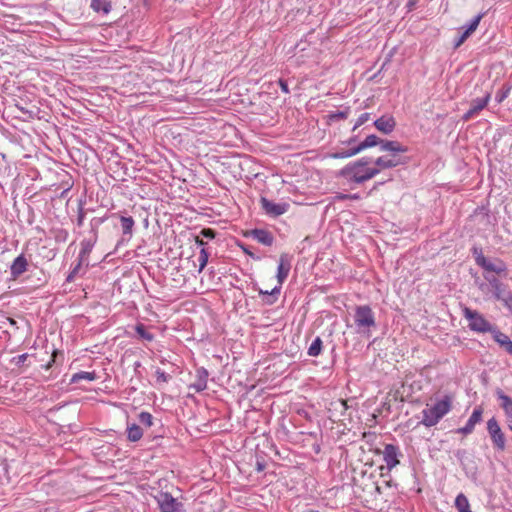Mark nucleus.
Masks as SVG:
<instances>
[{
  "label": "nucleus",
  "mask_w": 512,
  "mask_h": 512,
  "mask_svg": "<svg viewBox=\"0 0 512 512\" xmlns=\"http://www.w3.org/2000/svg\"><path fill=\"white\" fill-rule=\"evenodd\" d=\"M371 158L362 157L345 165L338 176L346 179L349 183L362 184L379 174V170L370 167Z\"/></svg>",
  "instance_id": "nucleus-1"
},
{
  "label": "nucleus",
  "mask_w": 512,
  "mask_h": 512,
  "mask_svg": "<svg viewBox=\"0 0 512 512\" xmlns=\"http://www.w3.org/2000/svg\"><path fill=\"white\" fill-rule=\"evenodd\" d=\"M452 408V397L445 395L441 400L437 401L432 407L425 408L422 411L423 418L420 424L425 427L435 426Z\"/></svg>",
  "instance_id": "nucleus-2"
},
{
  "label": "nucleus",
  "mask_w": 512,
  "mask_h": 512,
  "mask_svg": "<svg viewBox=\"0 0 512 512\" xmlns=\"http://www.w3.org/2000/svg\"><path fill=\"white\" fill-rule=\"evenodd\" d=\"M354 324L356 332L370 336L371 330L376 327L375 313L369 305H358L354 310Z\"/></svg>",
  "instance_id": "nucleus-3"
},
{
  "label": "nucleus",
  "mask_w": 512,
  "mask_h": 512,
  "mask_svg": "<svg viewBox=\"0 0 512 512\" xmlns=\"http://www.w3.org/2000/svg\"><path fill=\"white\" fill-rule=\"evenodd\" d=\"M462 311L464 318L468 321L470 330L478 333H492L496 328L477 310L464 307Z\"/></svg>",
  "instance_id": "nucleus-4"
},
{
  "label": "nucleus",
  "mask_w": 512,
  "mask_h": 512,
  "mask_svg": "<svg viewBox=\"0 0 512 512\" xmlns=\"http://www.w3.org/2000/svg\"><path fill=\"white\" fill-rule=\"evenodd\" d=\"M473 254L475 256L476 264L484 269V273H488L490 275H492V273L501 275L506 272L507 267L502 260H490L483 255L481 250L478 251L477 248H474Z\"/></svg>",
  "instance_id": "nucleus-5"
},
{
  "label": "nucleus",
  "mask_w": 512,
  "mask_h": 512,
  "mask_svg": "<svg viewBox=\"0 0 512 512\" xmlns=\"http://www.w3.org/2000/svg\"><path fill=\"white\" fill-rule=\"evenodd\" d=\"M155 500L161 512H183V504L168 492H159Z\"/></svg>",
  "instance_id": "nucleus-6"
},
{
  "label": "nucleus",
  "mask_w": 512,
  "mask_h": 512,
  "mask_svg": "<svg viewBox=\"0 0 512 512\" xmlns=\"http://www.w3.org/2000/svg\"><path fill=\"white\" fill-rule=\"evenodd\" d=\"M113 217H117L119 219L122 232L121 237L116 244V248H119L120 246L128 244V242L132 239L135 221L131 216L114 214Z\"/></svg>",
  "instance_id": "nucleus-7"
},
{
  "label": "nucleus",
  "mask_w": 512,
  "mask_h": 512,
  "mask_svg": "<svg viewBox=\"0 0 512 512\" xmlns=\"http://www.w3.org/2000/svg\"><path fill=\"white\" fill-rule=\"evenodd\" d=\"M260 205L264 213L272 218H276L285 214L289 210V203L287 202H279L275 203L266 197L260 198Z\"/></svg>",
  "instance_id": "nucleus-8"
},
{
  "label": "nucleus",
  "mask_w": 512,
  "mask_h": 512,
  "mask_svg": "<svg viewBox=\"0 0 512 512\" xmlns=\"http://www.w3.org/2000/svg\"><path fill=\"white\" fill-rule=\"evenodd\" d=\"M487 431L495 447H497L499 450H504L505 437L501 431L498 421L494 417L487 421Z\"/></svg>",
  "instance_id": "nucleus-9"
},
{
  "label": "nucleus",
  "mask_w": 512,
  "mask_h": 512,
  "mask_svg": "<svg viewBox=\"0 0 512 512\" xmlns=\"http://www.w3.org/2000/svg\"><path fill=\"white\" fill-rule=\"evenodd\" d=\"M401 455L399 448L393 444H386L383 450V460L386 463V468L391 471L400 462L398 457Z\"/></svg>",
  "instance_id": "nucleus-10"
},
{
  "label": "nucleus",
  "mask_w": 512,
  "mask_h": 512,
  "mask_svg": "<svg viewBox=\"0 0 512 512\" xmlns=\"http://www.w3.org/2000/svg\"><path fill=\"white\" fill-rule=\"evenodd\" d=\"M404 163H405V161L402 160L397 155H384V156L378 157L374 161L375 166L373 168H376L377 170H379V173H380L384 169L394 168V167H397Z\"/></svg>",
  "instance_id": "nucleus-11"
},
{
  "label": "nucleus",
  "mask_w": 512,
  "mask_h": 512,
  "mask_svg": "<svg viewBox=\"0 0 512 512\" xmlns=\"http://www.w3.org/2000/svg\"><path fill=\"white\" fill-rule=\"evenodd\" d=\"M246 237H250L265 246H271L274 243L273 234L265 229H252L245 233Z\"/></svg>",
  "instance_id": "nucleus-12"
},
{
  "label": "nucleus",
  "mask_w": 512,
  "mask_h": 512,
  "mask_svg": "<svg viewBox=\"0 0 512 512\" xmlns=\"http://www.w3.org/2000/svg\"><path fill=\"white\" fill-rule=\"evenodd\" d=\"M291 269V261L288 254L283 253L280 255L279 258V264L277 267V281L280 286L284 283V281L287 279L289 272Z\"/></svg>",
  "instance_id": "nucleus-13"
},
{
  "label": "nucleus",
  "mask_w": 512,
  "mask_h": 512,
  "mask_svg": "<svg viewBox=\"0 0 512 512\" xmlns=\"http://www.w3.org/2000/svg\"><path fill=\"white\" fill-rule=\"evenodd\" d=\"M209 372L204 367H199L195 371V382L189 385V389H193L195 392L200 393L207 389Z\"/></svg>",
  "instance_id": "nucleus-14"
},
{
  "label": "nucleus",
  "mask_w": 512,
  "mask_h": 512,
  "mask_svg": "<svg viewBox=\"0 0 512 512\" xmlns=\"http://www.w3.org/2000/svg\"><path fill=\"white\" fill-rule=\"evenodd\" d=\"M97 238L98 236L90 234L89 237L84 238L80 243L81 249L78 258L81 261H86V266L89 265V255L97 242Z\"/></svg>",
  "instance_id": "nucleus-15"
},
{
  "label": "nucleus",
  "mask_w": 512,
  "mask_h": 512,
  "mask_svg": "<svg viewBox=\"0 0 512 512\" xmlns=\"http://www.w3.org/2000/svg\"><path fill=\"white\" fill-rule=\"evenodd\" d=\"M375 128L385 135L392 133L396 127V121L391 115H383L374 121Z\"/></svg>",
  "instance_id": "nucleus-16"
},
{
  "label": "nucleus",
  "mask_w": 512,
  "mask_h": 512,
  "mask_svg": "<svg viewBox=\"0 0 512 512\" xmlns=\"http://www.w3.org/2000/svg\"><path fill=\"white\" fill-rule=\"evenodd\" d=\"M28 270V260L24 256V254H20L17 256L11 266H10V274L12 279L19 278L23 273Z\"/></svg>",
  "instance_id": "nucleus-17"
},
{
  "label": "nucleus",
  "mask_w": 512,
  "mask_h": 512,
  "mask_svg": "<svg viewBox=\"0 0 512 512\" xmlns=\"http://www.w3.org/2000/svg\"><path fill=\"white\" fill-rule=\"evenodd\" d=\"M483 277L493 289V295L495 299H498L500 296H502L504 293L508 291L506 285L500 282V280L496 278L494 275L483 273Z\"/></svg>",
  "instance_id": "nucleus-18"
},
{
  "label": "nucleus",
  "mask_w": 512,
  "mask_h": 512,
  "mask_svg": "<svg viewBox=\"0 0 512 512\" xmlns=\"http://www.w3.org/2000/svg\"><path fill=\"white\" fill-rule=\"evenodd\" d=\"M380 150L383 152H390L391 155H397V153L407 152L408 148L400 144L398 141L382 140Z\"/></svg>",
  "instance_id": "nucleus-19"
},
{
  "label": "nucleus",
  "mask_w": 512,
  "mask_h": 512,
  "mask_svg": "<svg viewBox=\"0 0 512 512\" xmlns=\"http://www.w3.org/2000/svg\"><path fill=\"white\" fill-rule=\"evenodd\" d=\"M495 342H497L502 348L505 349L507 353L512 355V341L511 339L503 332L497 329V327L491 333Z\"/></svg>",
  "instance_id": "nucleus-20"
},
{
  "label": "nucleus",
  "mask_w": 512,
  "mask_h": 512,
  "mask_svg": "<svg viewBox=\"0 0 512 512\" xmlns=\"http://www.w3.org/2000/svg\"><path fill=\"white\" fill-rule=\"evenodd\" d=\"M491 99V92L487 91L483 97L472 99L470 102V109L478 115L489 103Z\"/></svg>",
  "instance_id": "nucleus-21"
},
{
  "label": "nucleus",
  "mask_w": 512,
  "mask_h": 512,
  "mask_svg": "<svg viewBox=\"0 0 512 512\" xmlns=\"http://www.w3.org/2000/svg\"><path fill=\"white\" fill-rule=\"evenodd\" d=\"M383 139H380L378 136L371 134L368 135L362 142L356 145L358 152H362L365 149L374 147L379 145L381 147V142Z\"/></svg>",
  "instance_id": "nucleus-22"
},
{
  "label": "nucleus",
  "mask_w": 512,
  "mask_h": 512,
  "mask_svg": "<svg viewBox=\"0 0 512 512\" xmlns=\"http://www.w3.org/2000/svg\"><path fill=\"white\" fill-rule=\"evenodd\" d=\"M498 399L501 401V407L504 410L508 420L512 419V399L504 394L501 390L496 392Z\"/></svg>",
  "instance_id": "nucleus-23"
},
{
  "label": "nucleus",
  "mask_w": 512,
  "mask_h": 512,
  "mask_svg": "<svg viewBox=\"0 0 512 512\" xmlns=\"http://www.w3.org/2000/svg\"><path fill=\"white\" fill-rule=\"evenodd\" d=\"M359 152L356 146L349 147L348 149H340L335 152L329 153L328 157L332 159H345L357 155Z\"/></svg>",
  "instance_id": "nucleus-24"
},
{
  "label": "nucleus",
  "mask_w": 512,
  "mask_h": 512,
  "mask_svg": "<svg viewBox=\"0 0 512 512\" xmlns=\"http://www.w3.org/2000/svg\"><path fill=\"white\" fill-rule=\"evenodd\" d=\"M90 6L95 12L102 13L104 15L108 14L112 8L109 0H91Z\"/></svg>",
  "instance_id": "nucleus-25"
},
{
  "label": "nucleus",
  "mask_w": 512,
  "mask_h": 512,
  "mask_svg": "<svg viewBox=\"0 0 512 512\" xmlns=\"http://www.w3.org/2000/svg\"><path fill=\"white\" fill-rule=\"evenodd\" d=\"M143 436V430L142 428L135 424H129L127 426V439L131 442H137L139 441Z\"/></svg>",
  "instance_id": "nucleus-26"
},
{
  "label": "nucleus",
  "mask_w": 512,
  "mask_h": 512,
  "mask_svg": "<svg viewBox=\"0 0 512 512\" xmlns=\"http://www.w3.org/2000/svg\"><path fill=\"white\" fill-rule=\"evenodd\" d=\"M196 243L198 246L201 247L200 255L198 257V262H199L198 272H201L207 265L209 254L204 247L205 242L202 239L196 238Z\"/></svg>",
  "instance_id": "nucleus-27"
},
{
  "label": "nucleus",
  "mask_w": 512,
  "mask_h": 512,
  "mask_svg": "<svg viewBox=\"0 0 512 512\" xmlns=\"http://www.w3.org/2000/svg\"><path fill=\"white\" fill-rule=\"evenodd\" d=\"M97 378V374L92 371V372H87V371H80V372H77L75 374L72 375L71 379H70V382L71 383H79L80 381H94L96 380Z\"/></svg>",
  "instance_id": "nucleus-28"
},
{
  "label": "nucleus",
  "mask_w": 512,
  "mask_h": 512,
  "mask_svg": "<svg viewBox=\"0 0 512 512\" xmlns=\"http://www.w3.org/2000/svg\"><path fill=\"white\" fill-rule=\"evenodd\" d=\"M482 414H483V408L481 406L475 407L471 416L469 417L468 421L466 422V425H468L469 427L474 429L475 425L481 422Z\"/></svg>",
  "instance_id": "nucleus-29"
},
{
  "label": "nucleus",
  "mask_w": 512,
  "mask_h": 512,
  "mask_svg": "<svg viewBox=\"0 0 512 512\" xmlns=\"http://www.w3.org/2000/svg\"><path fill=\"white\" fill-rule=\"evenodd\" d=\"M455 506L459 512H472L467 497L460 493L455 499Z\"/></svg>",
  "instance_id": "nucleus-30"
},
{
  "label": "nucleus",
  "mask_w": 512,
  "mask_h": 512,
  "mask_svg": "<svg viewBox=\"0 0 512 512\" xmlns=\"http://www.w3.org/2000/svg\"><path fill=\"white\" fill-rule=\"evenodd\" d=\"M280 291H281V286L278 285V286H275L270 292L264 291V290H259V294L267 297V299L265 300L266 304L272 305L273 303H275V301L277 299V295L280 293Z\"/></svg>",
  "instance_id": "nucleus-31"
},
{
  "label": "nucleus",
  "mask_w": 512,
  "mask_h": 512,
  "mask_svg": "<svg viewBox=\"0 0 512 512\" xmlns=\"http://www.w3.org/2000/svg\"><path fill=\"white\" fill-rule=\"evenodd\" d=\"M322 339L317 336L308 348V355L311 357H317L322 351Z\"/></svg>",
  "instance_id": "nucleus-32"
},
{
  "label": "nucleus",
  "mask_w": 512,
  "mask_h": 512,
  "mask_svg": "<svg viewBox=\"0 0 512 512\" xmlns=\"http://www.w3.org/2000/svg\"><path fill=\"white\" fill-rule=\"evenodd\" d=\"M135 331L142 339L151 342L154 340V335L147 331L146 327L142 323H138L135 326Z\"/></svg>",
  "instance_id": "nucleus-33"
},
{
  "label": "nucleus",
  "mask_w": 512,
  "mask_h": 512,
  "mask_svg": "<svg viewBox=\"0 0 512 512\" xmlns=\"http://www.w3.org/2000/svg\"><path fill=\"white\" fill-rule=\"evenodd\" d=\"M106 217H94L90 221V234L98 236V228L106 221Z\"/></svg>",
  "instance_id": "nucleus-34"
},
{
  "label": "nucleus",
  "mask_w": 512,
  "mask_h": 512,
  "mask_svg": "<svg viewBox=\"0 0 512 512\" xmlns=\"http://www.w3.org/2000/svg\"><path fill=\"white\" fill-rule=\"evenodd\" d=\"M349 115H350V108L347 107L344 110L332 112L329 115V118L331 121H337V120L347 119Z\"/></svg>",
  "instance_id": "nucleus-35"
},
{
  "label": "nucleus",
  "mask_w": 512,
  "mask_h": 512,
  "mask_svg": "<svg viewBox=\"0 0 512 512\" xmlns=\"http://www.w3.org/2000/svg\"><path fill=\"white\" fill-rule=\"evenodd\" d=\"M138 420L142 425L146 427H151L153 425V416L149 412L142 411L138 415Z\"/></svg>",
  "instance_id": "nucleus-36"
},
{
  "label": "nucleus",
  "mask_w": 512,
  "mask_h": 512,
  "mask_svg": "<svg viewBox=\"0 0 512 512\" xmlns=\"http://www.w3.org/2000/svg\"><path fill=\"white\" fill-rule=\"evenodd\" d=\"M482 17H483V14L480 13L477 16H475L473 19H471V21L467 25L465 31L471 35L477 29Z\"/></svg>",
  "instance_id": "nucleus-37"
},
{
  "label": "nucleus",
  "mask_w": 512,
  "mask_h": 512,
  "mask_svg": "<svg viewBox=\"0 0 512 512\" xmlns=\"http://www.w3.org/2000/svg\"><path fill=\"white\" fill-rule=\"evenodd\" d=\"M83 264L86 265V261H81V259L78 258L77 264L72 268V270L70 271V273L68 274V276L66 278L67 282H72L75 279L76 275L79 272V269L81 268V266Z\"/></svg>",
  "instance_id": "nucleus-38"
},
{
  "label": "nucleus",
  "mask_w": 512,
  "mask_h": 512,
  "mask_svg": "<svg viewBox=\"0 0 512 512\" xmlns=\"http://www.w3.org/2000/svg\"><path fill=\"white\" fill-rule=\"evenodd\" d=\"M155 375H156L157 383H167L171 379V375L167 374L165 371L161 370L160 368H158L155 371Z\"/></svg>",
  "instance_id": "nucleus-39"
},
{
  "label": "nucleus",
  "mask_w": 512,
  "mask_h": 512,
  "mask_svg": "<svg viewBox=\"0 0 512 512\" xmlns=\"http://www.w3.org/2000/svg\"><path fill=\"white\" fill-rule=\"evenodd\" d=\"M497 300L502 301L504 305L512 311V293L509 290Z\"/></svg>",
  "instance_id": "nucleus-40"
},
{
  "label": "nucleus",
  "mask_w": 512,
  "mask_h": 512,
  "mask_svg": "<svg viewBox=\"0 0 512 512\" xmlns=\"http://www.w3.org/2000/svg\"><path fill=\"white\" fill-rule=\"evenodd\" d=\"M509 93H510V87L502 88L501 90H499L496 93L495 100L498 103H501V102H503L508 97Z\"/></svg>",
  "instance_id": "nucleus-41"
},
{
  "label": "nucleus",
  "mask_w": 512,
  "mask_h": 512,
  "mask_svg": "<svg viewBox=\"0 0 512 512\" xmlns=\"http://www.w3.org/2000/svg\"><path fill=\"white\" fill-rule=\"evenodd\" d=\"M369 119H370V113H367V112L362 113V114L358 117V119H357V121H356L355 125L353 126V129H352V130H353V131H355L357 128H359L361 125H363V124H364L365 122H367Z\"/></svg>",
  "instance_id": "nucleus-42"
},
{
  "label": "nucleus",
  "mask_w": 512,
  "mask_h": 512,
  "mask_svg": "<svg viewBox=\"0 0 512 512\" xmlns=\"http://www.w3.org/2000/svg\"><path fill=\"white\" fill-rule=\"evenodd\" d=\"M28 356L29 355L27 353L15 356V357H13L11 359V363L16 365V366H18V367H20V366H22L25 363V361L27 360Z\"/></svg>",
  "instance_id": "nucleus-43"
},
{
  "label": "nucleus",
  "mask_w": 512,
  "mask_h": 512,
  "mask_svg": "<svg viewBox=\"0 0 512 512\" xmlns=\"http://www.w3.org/2000/svg\"><path fill=\"white\" fill-rule=\"evenodd\" d=\"M84 219H85V211H84V208L82 207V205H80L79 209H78V216H77V225L79 227H81L83 225Z\"/></svg>",
  "instance_id": "nucleus-44"
},
{
  "label": "nucleus",
  "mask_w": 512,
  "mask_h": 512,
  "mask_svg": "<svg viewBox=\"0 0 512 512\" xmlns=\"http://www.w3.org/2000/svg\"><path fill=\"white\" fill-rule=\"evenodd\" d=\"M473 430L474 429H472L471 427H469L468 425L465 424V426L458 428L456 433L468 435V434H471L473 432Z\"/></svg>",
  "instance_id": "nucleus-45"
},
{
  "label": "nucleus",
  "mask_w": 512,
  "mask_h": 512,
  "mask_svg": "<svg viewBox=\"0 0 512 512\" xmlns=\"http://www.w3.org/2000/svg\"><path fill=\"white\" fill-rule=\"evenodd\" d=\"M278 84H279V86H280V88H281L282 92H284L285 94L290 93V90H289L288 84H287V82H286L285 80H283V79H279Z\"/></svg>",
  "instance_id": "nucleus-46"
},
{
  "label": "nucleus",
  "mask_w": 512,
  "mask_h": 512,
  "mask_svg": "<svg viewBox=\"0 0 512 512\" xmlns=\"http://www.w3.org/2000/svg\"><path fill=\"white\" fill-rule=\"evenodd\" d=\"M201 234H202L204 237L208 238V239H213V238L215 237V232H214V230H212V229H210V228H208V229H203V230H202V232H201Z\"/></svg>",
  "instance_id": "nucleus-47"
},
{
  "label": "nucleus",
  "mask_w": 512,
  "mask_h": 512,
  "mask_svg": "<svg viewBox=\"0 0 512 512\" xmlns=\"http://www.w3.org/2000/svg\"><path fill=\"white\" fill-rule=\"evenodd\" d=\"M476 114L469 108L462 116L463 121H469L470 119L474 118Z\"/></svg>",
  "instance_id": "nucleus-48"
},
{
  "label": "nucleus",
  "mask_w": 512,
  "mask_h": 512,
  "mask_svg": "<svg viewBox=\"0 0 512 512\" xmlns=\"http://www.w3.org/2000/svg\"><path fill=\"white\" fill-rule=\"evenodd\" d=\"M469 36H470V34L466 31H464L462 33V35L459 37V39L456 41L455 46L456 47L460 46Z\"/></svg>",
  "instance_id": "nucleus-49"
},
{
  "label": "nucleus",
  "mask_w": 512,
  "mask_h": 512,
  "mask_svg": "<svg viewBox=\"0 0 512 512\" xmlns=\"http://www.w3.org/2000/svg\"><path fill=\"white\" fill-rule=\"evenodd\" d=\"M67 236H68V232H67V231H65V230H61V231H59V232H58V234L56 235V239H57V240H63V241H65V240H66V238H67Z\"/></svg>",
  "instance_id": "nucleus-50"
},
{
  "label": "nucleus",
  "mask_w": 512,
  "mask_h": 512,
  "mask_svg": "<svg viewBox=\"0 0 512 512\" xmlns=\"http://www.w3.org/2000/svg\"><path fill=\"white\" fill-rule=\"evenodd\" d=\"M240 247L242 248L243 252L246 255H249L250 257H252L254 259H259V257H255V255L247 247H245L244 245H241Z\"/></svg>",
  "instance_id": "nucleus-51"
},
{
  "label": "nucleus",
  "mask_w": 512,
  "mask_h": 512,
  "mask_svg": "<svg viewBox=\"0 0 512 512\" xmlns=\"http://www.w3.org/2000/svg\"><path fill=\"white\" fill-rule=\"evenodd\" d=\"M265 469V464L261 461H257L256 463V470L258 472H262Z\"/></svg>",
  "instance_id": "nucleus-52"
},
{
  "label": "nucleus",
  "mask_w": 512,
  "mask_h": 512,
  "mask_svg": "<svg viewBox=\"0 0 512 512\" xmlns=\"http://www.w3.org/2000/svg\"><path fill=\"white\" fill-rule=\"evenodd\" d=\"M343 199H359V195L358 194H353V195H344L342 196Z\"/></svg>",
  "instance_id": "nucleus-53"
},
{
  "label": "nucleus",
  "mask_w": 512,
  "mask_h": 512,
  "mask_svg": "<svg viewBox=\"0 0 512 512\" xmlns=\"http://www.w3.org/2000/svg\"><path fill=\"white\" fill-rule=\"evenodd\" d=\"M375 492L378 494V495H381L382 494V487L379 486V485H376L375 486Z\"/></svg>",
  "instance_id": "nucleus-54"
},
{
  "label": "nucleus",
  "mask_w": 512,
  "mask_h": 512,
  "mask_svg": "<svg viewBox=\"0 0 512 512\" xmlns=\"http://www.w3.org/2000/svg\"><path fill=\"white\" fill-rule=\"evenodd\" d=\"M355 140H356V139L353 137V138H350L349 140H347L345 143H346L349 147H352L351 145H352V143H354V142H355Z\"/></svg>",
  "instance_id": "nucleus-55"
},
{
  "label": "nucleus",
  "mask_w": 512,
  "mask_h": 512,
  "mask_svg": "<svg viewBox=\"0 0 512 512\" xmlns=\"http://www.w3.org/2000/svg\"><path fill=\"white\" fill-rule=\"evenodd\" d=\"M384 483H385L386 487H390L391 486V481H385Z\"/></svg>",
  "instance_id": "nucleus-56"
},
{
  "label": "nucleus",
  "mask_w": 512,
  "mask_h": 512,
  "mask_svg": "<svg viewBox=\"0 0 512 512\" xmlns=\"http://www.w3.org/2000/svg\"><path fill=\"white\" fill-rule=\"evenodd\" d=\"M509 421V428L512 430V418L508 420Z\"/></svg>",
  "instance_id": "nucleus-57"
},
{
  "label": "nucleus",
  "mask_w": 512,
  "mask_h": 512,
  "mask_svg": "<svg viewBox=\"0 0 512 512\" xmlns=\"http://www.w3.org/2000/svg\"><path fill=\"white\" fill-rule=\"evenodd\" d=\"M310 512H319V511H314V510H312V511H310Z\"/></svg>",
  "instance_id": "nucleus-58"
}]
</instances>
